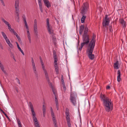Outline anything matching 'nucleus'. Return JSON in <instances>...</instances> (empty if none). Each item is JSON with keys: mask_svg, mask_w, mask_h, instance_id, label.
Masks as SVG:
<instances>
[{"mask_svg": "<svg viewBox=\"0 0 127 127\" xmlns=\"http://www.w3.org/2000/svg\"><path fill=\"white\" fill-rule=\"evenodd\" d=\"M100 98L105 111L107 112L111 111L113 109V105L111 100L106 95L102 94H100Z\"/></svg>", "mask_w": 127, "mask_h": 127, "instance_id": "f257e3e1", "label": "nucleus"}, {"mask_svg": "<svg viewBox=\"0 0 127 127\" xmlns=\"http://www.w3.org/2000/svg\"><path fill=\"white\" fill-rule=\"evenodd\" d=\"M29 107L30 108L32 112V119L34 123L35 126L39 125L38 120L36 117V114L34 110V109L33 105L31 102H29Z\"/></svg>", "mask_w": 127, "mask_h": 127, "instance_id": "f03ea898", "label": "nucleus"}, {"mask_svg": "<svg viewBox=\"0 0 127 127\" xmlns=\"http://www.w3.org/2000/svg\"><path fill=\"white\" fill-rule=\"evenodd\" d=\"M82 40L83 42L81 43L80 46L79 48L80 51L82 49L83 46L85 45H87L89 42L90 38L88 35H83Z\"/></svg>", "mask_w": 127, "mask_h": 127, "instance_id": "7ed1b4c3", "label": "nucleus"}, {"mask_svg": "<svg viewBox=\"0 0 127 127\" xmlns=\"http://www.w3.org/2000/svg\"><path fill=\"white\" fill-rule=\"evenodd\" d=\"M94 47H88L87 51L88 52V56L90 59L92 60L94 58V55L92 54Z\"/></svg>", "mask_w": 127, "mask_h": 127, "instance_id": "20e7f679", "label": "nucleus"}, {"mask_svg": "<svg viewBox=\"0 0 127 127\" xmlns=\"http://www.w3.org/2000/svg\"><path fill=\"white\" fill-rule=\"evenodd\" d=\"M65 114L66 115V118L67 125L68 127H71L70 122V118L69 117V109L67 108H66L65 109Z\"/></svg>", "mask_w": 127, "mask_h": 127, "instance_id": "39448f33", "label": "nucleus"}, {"mask_svg": "<svg viewBox=\"0 0 127 127\" xmlns=\"http://www.w3.org/2000/svg\"><path fill=\"white\" fill-rule=\"evenodd\" d=\"M89 8V5L87 3H83L82 6L81 13L83 15H85L87 12Z\"/></svg>", "mask_w": 127, "mask_h": 127, "instance_id": "423d86ee", "label": "nucleus"}, {"mask_svg": "<svg viewBox=\"0 0 127 127\" xmlns=\"http://www.w3.org/2000/svg\"><path fill=\"white\" fill-rule=\"evenodd\" d=\"M31 61L33 71L35 76L37 78L38 77V72L36 67L35 64L32 57L31 58Z\"/></svg>", "mask_w": 127, "mask_h": 127, "instance_id": "0eeeda50", "label": "nucleus"}, {"mask_svg": "<svg viewBox=\"0 0 127 127\" xmlns=\"http://www.w3.org/2000/svg\"><path fill=\"white\" fill-rule=\"evenodd\" d=\"M95 35L94 34H93L92 40L88 45V47H94L95 42Z\"/></svg>", "mask_w": 127, "mask_h": 127, "instance_id": "6e6552de", "label": "nucleus"}, {"mask_svg": "<svg viewBox=\"0 0 127 127\" xmlns=\"http://www.w3.org/2000/svg\"><path fill=\"white\" fill-rule=\"evenodd\" d=\"M77 95L76 93H71L70 100L73 105H75L76 104V101L75 97Z\"/></svg>", "mask_w": 127, "mask_h": 127, "instance_id": "1a4fd4ad", "label": "nucleus"}, {"mask_svg": "<svg viewBox=\"0 0 127 127\" xmlns=\"http://www.w3.org/2000/svg\"><path fill=\"white\" fill-rule=\"evenodd\" d=\"M109 22V18H108V15H106L104 20L103 21L102 23V25L103 26L105 27L106 26L108 25Z\"/></svg>", "mask_w": 127, "mask_h": 127, "instance_id": "9d476101", "label": "nucleus"}, {"mask_svg": "<svg viewBox=\"0 0 127 127\" xmlns=\"http://www.w3.org/2000/svg\"><path fill=\"white\" fill-rule=\"evenodd\" d=\"M42 67L43 70L44 71V72L45 76V77L47 81H48V82L49 83H50V84L51 85H52V83L50 82V81L49 79L48 73L47 71L45 68V66L44 65H42Z\"/></svg>", "mask_w": 127, "mask_h": 127, "instance_id": "9b49d317", "label": "nucleus"}, {"mask_svg": "<svg viewBox=\"0 0 127 127\" xmlns=\"http://www.w3.org/2000/svg\"><path fill=\"white\" fill-rule=\"evenodd\" d=\"M120 23L122 25L123 28L125 30L126 27V22L123 19H119Z\"/></svg>", "mask_w": 127, "mask_h": 127, "instance_id": "f8f14e48", "label": "nucleus"}, {"mask_svg": "<svg viewBox=\"0 0 127 127\" xmlns=\"http://www.w3.org/2000/svg\"><path fill=\"white\" fill-rule=\"evenodd\" d=\"M47 29L48 31L50 34L52 33V31L51 30V27L50 26L49 23V20L48 19H47Z\"/></svg>", "mask_w": 127, "mask_h": 127, "instance_id": "ddd939ff", "label": "nucleus"}, {"mask_svg": "<svg viewBox=\"0 0 127 127\" xmlns=\"http://www.w3.org/2000/svg\"><path fill=\"white\" fill-rule=\"evenodd\" d=\"M43 1L45 5L48 8L51 6V3L48 0H43Z\"/></svg>", "mask_w": 127, "mask_h": 127, "instance_id": "4468645a", "label": "nucleus"}, {"mask_svg": "<svg viewBox=\"0 0 127 127\" xmlns=\"http://www.w3.org/2000/svg\"><path fill=\"white\" fill-rule=\"evenodd\" d=\"M38 5L39 7V9L41 12H43L42 3L41 0H38Z\"/></svg>", "mask_w": 127, "mask_h": 127, "instance_id": "2eb2a0df", "label": "nucleus"}, {"mask_svg": "<svg viewBox=\"0 0 127 127\" xmlns=\"http://www.w3.org/2000/svg\"><path fill=\"white\" fill-rule=\"evenodd\" d=\"M117 74L118 75L117 77V80L118 82H119L121 80V73L120 70H119L118 71Z\"/></svg>", "mask_w": 127, "mask_h": 127, "instance_id": "dca6fc26", "label": "nucleus"}, {"mask_svg": "<svg viewBox=\"0 0 127 127\" xmlns=\"http://www.w3.org/2000/svg\"><path fill=\"white\" fill-rule=\"evenodd\" d=\"M34 32L35 35L37 36L38 32L37 27H34Z\"/></svg>", "mask_w": 127, "mask_h": 127, "instance_id": "f3484780", "label": "nucleus"}, {"mask_svg": "<svg viewBox=\"0 0 127 127\" xmlns=\"http://www.w3.org/2000/svg\"><path fill=\"white\" fill-rule=\"evenodd\" d=\"M43 117H44L45 116V113H46V108L44 105H43Z\"/></svg>", "mask_w": 127, "mask_h": 127, "instance_id": "a211bd4d", "label": "nucleus"}, {"mask_svg": "<svg viewBox=\"0 0 127 127\" xmlns=\"http://www.w3.org/2000/svg\"><path fill=\"white\" fill-rule=\"evenodd\" d=\"M118 61H117L114 64V67L116 69H118L119 68L118 67Z\"/></svg>", "mask_w": 127, "mask_h": 127, "instance_id": "6ab92c4d", "label": "nucleus"}, {"mask_svg": "<svg viewBox=\"0 0 127 127\" xmlns=\"http://www.w3.org/2000/svg\"><path fill=\"white\" fill-rule=\"evenodd\" d=\"M23 18L24 21V23L25 24V25L26 28H28V27L26 22V19L25 17H23Z\"/></svg>", "mask_w": 127, "mask_h": 127, "instance_id": "aec40b11", "label": "nucleus"}, {"mask_svg": "<svg viewBox=\"0 0 127 127\" xmlns=\"http://www.w3.org/2000/svg\"><path fill=\"white\" fill-rule=\"evenodd\" d=\"M88 31V29L87 27H86L85 29L84 34L83 35H88L87 33Z\"/></svg>", "mask_w": 127, "mask_h": 127, "instance_id": "412c9836", "label": "nucleus"}, {"mask_svg": "<svg viewBox=\"0 0 127 127\" xmlns=\"http://www.w3.org/2000/svg\"><path fill=\"white\" fill-rule=\"evenodd\" d=\"M86 16L85 15H83L81 19V22L83 23L84 22V21L86 18Z\"/></svg>", "mask_w": 127, "mask_h": 127, "instance_id": "4be33fe9", "label": "nucleus"}, {"mask_svg": "<svg viewBox=\"0 0 127 127\" xmlns=\"http://www.w3.org/2000/svg\"><path fill=\"white\" fill-rule=\"evenodd\" d=\"M19 0H16L15 2V7H19Z\"/></svg>", "mask_w": 127, "mask_h": 127, "instance_id": "5701e85b", "label": "nucleus"}, {"mask_svg": "<svg viewBox=\"0 0 127 127\" xmlns=\"http://www.w3.org/2000/svg\"><path fill=\"white\" fill-rule=\"evenodd\" d=\"M17 120L19 127H22L21 123L20 120L18 119H17Z\"/></svg>", "mask_w": 127, "mask_h": 127, "instance_id": "b1692460", "label": "nucleus"}, {"mask_svg": "<svg viewBox=\"0 0 127 127\" xmlns=\"http://www.w3.org/2000/svg\"><path fill=\"white\" fill-rule=\"evenodd\" d=\"M84 28V26L83 25H82L80 27L79 30L83 31Z\"/></svg>", "mask_w": 127, "mask_h": 127, "instance_id": "393cba45", "label": "nucleus"}, {"mask_svg": "<svg viewBox=\"0 0 127 127\" xmlns=\"http://www.w3.org/2000/svg\"><path fill=\"white\" fill-rule=\"evenodd\" d=\"M52 91L55 96L57 95V93H56V91H55V90L52 87Z\"/></svg>", "mask_w": 127, "mask_h": 127, "instance_id": "a878e982", "label": "nucleus"}, {"mask_svg": "<svg viewBox=\"0 0 127 127\" xmlns=\"http://www.w3.org/2000/svg\"><path fill=\"white\" fill-rule=\"evenodd\" d=\"M55 68L56 71V72L57 74H58L59 73V70H58V66H55Z\"/></svg>", "mask_w": 127, "mask_h": 127, "instance_id": "bb28decb", "label": "nucleus"}, {"mask_svg": "<svg viewBox=\"0 0 127 127\" xmlns=\"http://www.w3.org/2000/svg\"><path fill=\"white\" fill-rule=\"evenodd\" d=\"M1 111L2 112V113L4 114V115L7 118L8 120H10V119L7 116V115L3 111V110H1Z\"/></svg>", "mask_w": 127, "mask_h": 127, "instance_id": "cd10ccee", "label": "nucleus"}, {"mask_svg": "<svg viewBox=\"0 0 127 127\" xmlns=\"http://www.w3.org/2000/svg\"><path fill=\"white\" fill-rule=\"evenodd\" d=\"M7 43L10 48H13V45L10 43V41Z\"/></svg>", "mask_w": 127, "mask_h": 127, "instance_id": "c85d7f7f", "label": "nucleus"}, {"mask_svg": "<svg viewBox=\"0 0 127 127\" xmlns=\"http://www.w3.org/2000/svg\"><path fill=\"white\" fill-rule=\"evenodd\" d=\"M55 101L56 105L58 104V100L57 98V95L55 96Z\"/></svg>", "mask_w": 127, "mask_h": 127, "instance_id": "c756f323", "label": "nucleus"}, {"mask_svg": "<svg viewBox=\"0 0 127 127\" xmlns=\"http://www.w3.org/2000/svg\"><path fill=\"white\" fill-rule=\"evenodd\" d=\"M2 21L6 25L8 26V25L10 24L8 22L5 21L4 19H2Z\"/></svg>", "mask_w": 127, "mask_h": 127, "instance_id": "7c9ffc66", "label": "nucleus"}, {"mask_svg": "<svg viewBox=\"0 0 127 127\" xmlns=\"http://www.w3.org/2000/svg\"><path fill=\"white\" fill-rule=\"evenodd\" d=\"M0 67L2 70L4 69L3 66L1 63H0Z\"/></svg>", "mask_w": 127, "mask_h": 127, "instance_id": "2f4dec72", "label": "nucleus"}, {"mask_svg": "<svg viewBox=\"0 0 127 127\" xmlns=\"http://www.w3.org/2000/svg\"><path fill=\"white\" fill-rule=\"evenodd\" d=\"M1 33L4 38L7 36L6 34L4 32H1Z\"/></svg>", "mask_w": 127, "mask_h": 127, "instance_id": "473e14b6", "label": "nucleus"}, {"mask_svg": "<svg viewBox=\"0 0 127 127\" xmlns=\"http://www.w3.org/2000/svg\"><path fill=\"white\" fill-rule=\"evenodd\" d=\"M63 85V86H62L63 88V89L64 91L65 92L66 90V88L65 85V84H62Z\"/></svg>", "mask_w": 127, "mask_h": 127, "instance_id": "72a5a7b5", "label": "nucleus"}, {"mask_svg": "<svg viewBox=\"0 0 127 127\" xmlns=\"http://www.w3.org/2000/svg\"><path fill=\"white\" fill-rule=\"evenodd\" d=\"M16 36L17 38L18 39L19 41H20L21 40V38L17 34L16 35Z\"/></svg>", "mask_w": 127, "mask_h": 127, "instance_id": "f704fd0d", "label": "nucleus"}, {"mask_svg": "<svg viewBox=\"0 0 127 127\" xmlns=\"http://www.w3.org/2000/svg\"><path fill=\"white\" fill-rule=\"evenodd\" d=\"M19 7H15V8L16 9V12H19V9L18 8Z\"/></svg>", "mask_w": 127, "mask_h": 127, "instance_id": "c9c22d12", "label": "nucleus"}, {"mask_svg": "<svg viewBox=\"0 0 127 127\" xmlns=\"http://www.w3.org/2000/svg\"><path fill=\"white\" fill-rule=\"evenodd\" d=\"M15 19H16V20L17 22H19V17H16Z\"/></svg>", "mask_w": 127, "mask_h": 127, "instance_id": "e433bc0d", "label": "nucleus"}, {"mask_svg": "<svg viewBox=\"0 0 127 127\" xmlns=\"http://www.w3.org/2000/svg\"><path fill=\"white\" fill-rule=\"evenodd\" d=\"M15 80H16L17 82L19 84H20V81L19 79L16 78L15 79Z\"/></svg>", "mask_w": 127, "mask_h": 127, "instance_id": "4c0bfd02", "label": "nucleus"}, {"mask_svg": "<svg viewBox=\"0 0 127 127\" xmlns=\"http://www.w3.org/2000/svg\"><path fill=\"white\" fill-rule=\"evenodd\" d=\"M53 123H54V125L55 126H57L56 125L57 122H56V120H53Z\"/></svg>", "mask_w": 127, "mask_h": 127, "instance_id": "58836bf2", "label": "nucleus"}, {"mask_svg": "<svg viewBox=\"0 0 127 127\" xmlns=\"http://www.w3.org/2000/svg\"><path fill=\"white\" fill-rule=\"evenodd\" d=\"M53 123H54V125L55 126H57L56 125L57 122H56V120H53Z\"/></svg>", "mask_w": 127, "mask_h": 127, "instance_id": "ea45409f", "label": "nucleus"}, {"mask_svg": "<svg viewBox=\"0 0 127 127\" xmlns=\"http://www.w3.org/2000/svg\"><path fill=\"white\" fill-rule=\"evenodd\" d=\"M0 0L1 1V3H2V4L4 6H5V4L3 0Z\"/></svg>", "mask_w": 127, "mask_h": 127, "instance_id": "a19ab883", "label": "nucleus"}, {"mask_svg": "<svg viewBox=\"0 0 127 127\" xmlns=\"http://www.w3.org/2000/svg\"><path fill=\"white\" fill-rule=\"evenodd\" d=\"M109 30H110V31L111 32H112L113 31L112 27L111 26H109Z\"/></svg>", "mask_w": 127, "mask_h": 127, "instance_id": "79ce46f5", "label": "nucleus"}, {"mask_svg": "<svg viewBox=\"0 0 127 127\" xmlns=\"http://www.w3.org/2000/svg\"><path fill=\"white\" fill-rule=\"evenodd\" d=\"M8 29L9 30V31L10 30H11V29H12V28L11 27V26H10V24H8Z\"/></svg>", "mask_w": 127, "mask_h": 127, "instance_id": "37998d69", "label": "nucleus"}, {"mask_svg": "<svg viewBox=\"0 0 127 127\" xmlns=\"http://www.w3.org/2000/svg\"><path fill=\"white\" fill-rule=\"evenodd\" d=\"M54 63H56L57 62L58 60L57 58H54Z\"/></svg>", "mask_w": 127, "mask_h": 127, "instance_id": "c03bdc74", "label": "nucleus"}, {"mask_svg": "<svg viewBox=\"0 0 127 127\" xmlns=\"http://www.w3.org/2000/svg\"><path fill=\"white\" fill-rule=\"evenodd\" d=\"M53 120H56L55 116H52Z\"/></svg>", "mask_w": 127, "mask_h": 127, "instance_id": "a18cd8bd", "label": "nucleus"}, {"mask_svg": "<svg viewBox=\"0 0 127 127\" xmlns=\"http://www.w3.org/2000/svg\"><path fill=\"white\" fill-rule=\"evenodd\" d=\"M51 112L52 116H53L55 115H54V112H53V111H51Z\"/></svg>", "mask_w": 127, "mask_h": 127, "instance_id": "49530a36", "label": "nucleus"}, {"mask_svg": "<svg viewBox=\"0 0 127 127\" xmlns=\"http://www.w3.org/2000/svg\"><path fill=\"white\" fill-rule=\"evenodd\" d=\"M61 81L62 82V84H65L64 81V79H61Z\"/></svg>", "mask_w": 127, "mask_h": 127, "instance_id": "de8ad7c7", "label": "nucleus"}, {"mask_svg": "<svg viewBox=\"0 0 127 127\" xmlns=\"http://www.w3.org/2000/svg\"><path fill=\"white\" fill-rule=\"evenodd\" d=\"M37 27V23H34V27Z\"/></svg>", "mask_w": 127, "mask_h": 127, "instance_id": "09e8293b", "label": "nucleus"}, {"mask_svg": "<svg viewBox=\"0 0 127 127\" xmlns=\"http://www.w3.org/2000/svg\"><path fill=\"white\" fill-rule=\"evenodd\" d=\"M9 31L11 32H13L14 31V30L13 29H12L11 30H10Z\"/></svg>", "mask_w": 127, "mask_h": 127, "instance_id": "8fccbe9b", "label": "nucleus"}, {"mask_svg": "<svg viewBox=\"0 0 127 127\" xmlns=\"http://www.w3.org/2000/svg\"><path fill=\"white\" fill-rule=\"evenodd\" d=\"M41 63L42 66L44 65V63L42 61H40Z\"/></svg>", "mask_w": 127, "mask_h": 127, "instance_id": "3c124183", "label": "nucleus"}, {"mask_svg": "<svg viewBox=\"0 0 127 127\" xmlns=\"http://www.w3.org/2000/svg\"><path fill=\"white\" fill-rule=\"evenodd\" d=\"M54 65L55 67V66H57L58 64H57V62L54 63Z\"/></svg>", "mask_w": 127, "mask_h": 127, "instance_id": "603ef678", "label": "nucleus"}, {"mask_svg": "<svg viewBox=\"0 0 127 127\" xmlns=\"http://www.w3.org/2000/svg\"><path fill=\"white\" fill-rule=\"evenodd\" d=\"M13 33H14V34L15 35H16L17 34H18L16 33V32L14 31V32H13Z\"/></svg>", "mask_w": 127, "mask_h": 127, "instance_id": "864d4df0", "label": "nucleus"}, {"mask_svg": "<svg viewBox=\"0 0 127 127\" xmlns=\"http://www.w3.org/2000/svg\"><path fill=\"white\" fill-rule=\"evenodd\" d=\"M5 40H6V42H7V43H8V42H10L9 40V39H8H8H7Z\"/></svg>", "mask_w": 127, "mask_h": 127, "instance_id": "5fc2aeb1", "label": "nucleus"}, {"mask_svg": "<svg viewBox=\"0 0 127 127\" xmlns=\"http://www.w3.org/2000/svg\"><path fill=\"white\" fill-rule=\"evenodd\" d=\"M2 71L5 74H7L6 72L4 70V69L2 70Z\"/></svg>", "mask_w": 127, "mask_h": 127, "instance_id": "6e6d98bb", "label": "nucleus"}, {"mask_svg": "<svg viewBox=\"0 0 127 127\" xmlns=\"http://www.w3.org/2000/svg\"><path fill=\"white\" fill-rule=\"evenodd\" d=\"M110 86H107L106 89H110Z\"/></svg>", "mask_w": 127, "mask_h": 127, "instance_id": "4d7b16f0", "label": "nucleus"}, {"mask_svg": "<svg viewBox=\"0 0 127 127\" xmlns=\"http://www.w3.org/2000/svg\"><path fill=\"white\" fill-rule=\"evenodd\" d=\"M56 108H57V109L58 110V109H59L58 104H57V105H56Z\"/></svg>", "mask_w": 127, "mask_h": 127, "instance_id": "13d9d810", "label": "nucleus"}, {"mask_svg": "<svg viewBox=\"0 0 127 127\" xmlns=\"http://www.w3.org/2000/svg\"><path fill=\"white\" fill-rule=\"evenodd\" d=\"M53 57L54 58H56L57 57V55L56 54H53Z\"/></svg>", "mask_w": 127, "mask_h": 127, "instance_id": "bf43d9fd", "label": "nucleus"}, {"mask_svg": "<svg viewBox=\"0 0 127 127\" xmlns=\"http://www.w3.org/2000/svg\"><path fill=\"white\" fill-rule=\"evenodd\" d=\"M53 57L54 58H56L57 57V55L56 54H53Z\"/></svg>", "mask_w": 127, "mask_h": 127, "instance_id": "052dcab7", "label": "nucleus"}, {"mask_svg": "<svg viewBox=\"0 0 127 127\" xmlns=\"http://www.w3.org/2000/svg\"><path fill=\"white\" fill-rule=\"evenodd\" d=\"M15 90L17 92V93H18V89L17 88H15Z\"/></svg>", "mask_w": 127, "mask_h": 127, "instance_id": "680f3d73", "label": "nucleus"}, {"mask_svg": "<svg viewBox=\"0 0 127 127\" xmlns=\"http://www.w3.org/2000/svg\"><path fill=\"white\" fill-rule=\"evenodd\" d=\"M27 35H30V33L29 32H27Z\"/></svg>", "mask_w": 127, "mask_h": 127, "instance_id": "e2e57ef3", "label": "nucleus"}, {"mask_svg": "<svg viewBox=\"0 0 127 127\" xmlns=\"http://www.w3.org/2000/svg\"><path fill=\"white\" fill-rule=\"evenodd\" d=\"M28 39H29V38H31V36L30 35H28Z\"/></svg>", "mask_w": 127, "mask_h": 127, "instance_id": "0e129e2a", "label": "nucleus"}, {"mask_svg": "<svg viewBox=\"0 0 127 127\" xmlns=\"http://www.w3.org/2000/svg\"><path fill=\"white\" fill-rule=\"evenodd\" d=\"M83 32V31L79 30V33L80 34H81Z\"/></svg>", "mask_w": 127, "mask_h": 127, "instance_id": "69168bd1", "label": "nucleus"}, {"mask_svg": "<svg viewBox=\"0 0 127 127\" xmlns=\"http://www.w3.org/2000/svg\"><path fill=\"white\" fill-rule=\"evenodd\" d=\"M34 23H37V20L36 19L34 20Z\"/></svg>", "mask_w": 127, "mask_h": 127, "instance_id": "338daca9", "label": "nucleus"}, {"mask_svg": "<svg viewBox=\"0 0 127 127\" xmlns=\"http://www.w3.org/2000/svg\"><path fill=\"white\" fill-rule=\"evenodd\" d=\"M53 54H56V52L55 51V50H54L53 51Z\"/></svg>", "mask_w": 127, "mask_h": 127, "instance_id": "774afa93", "label": "nucleus"}]
</instances>
